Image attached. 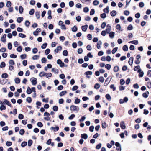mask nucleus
Masks as SVG:
<instances>
[{"instance_id":"ea45409f","label":"nucleus","mask_w":151,"mask_h":151,"mask_svg":"<svg viewBox=\"0 0 151 151\" xmlns=\"http://www.w3.org/2000/svg\"><path fill=\"white\" fill-rule=\"evenodd\" d=\"M32 143V141L31 140H29L28 142V145L30 147L31 146Z\"/></svg>"},{"instance_id":"a19ab883","label":"nucleus","mask_w":151,"mask_h":151,"mask_svg":"<svg viewBox=\"0 0 151 151\" xmlns=\"http://www.w3.org/2000/svg\"><path fill=\"white\" fill-rule=\"evenodd\" d=\"M68 52L67 50H64L63 52V55L64 56H67L68 55Z\"/></svg>"},{"instance_id":"c85d7f7f","label":"nucleus","mask_w":151,"mask_h":151,"mask_svg":"<svg viewBox=\"0 0 151 151\" xmlns=\"http://www.w3.org/2000/svg\"><path fill=\"white\" fill-rule=\"evenodd\" d=\"M77 28L76 26H74L72 28V31L73 32H76L77 30Z\"/></svg>"},{"instance_id":"4be33fe9","label":"nucleus","mask_w":151,"mask_h":151,"mask_svg":"<svg viewBox=\"0 0 151 151\" xmlns=\"http://www.w3.org/2000/svg\"><path fill=\"white\" fill-rule=\"evenodd\" d=\"M67 93L66 91H63L60 92L59 93V95L61 96H62L65 95Z\"/></svg>"},{"instance_id":"423d86ee","label":"nucleus","mask_w":151,"mask_h":151,"mask_svg":"<svg viewBox=\"0 0 151 151\" xmlns=\"http://www.w3.org/2000/svg\"><path fill=\"white\" fill-rule=\"evenodd\" d=\"M120 126L123 129H125L126 128V126L124 122L123 121H122L120 123Z\"/></svg>"},{"instance_id":"4c0bfd02","label":"nucleus","mask_w":151,"mask_h":151,"mask_svg":"<svg viewBox=\"0 0 151 151\" xmlns=\"http://www.w3.org/2000/svg\"><path fill=\"white\" fill-rule=\"evenodd\" d=\"M39 57V55H35L33 56L32 58L34 60H36L38 59Z\"/></svg>"},{"instance_id":"a18cd8bd","label":"nucleus","mask_w":151,"mask_h":151,"mask_svg":"<svg viewBox=\"0 0 151 151\" xmlns=\"http://www.w3.org/2000/svg\"><path fill=\"white\" fill-rule=\"evenodd\" d=\"M6 5L7 7H10L11 5V2L8 1H7Z\"/></svg>"},{"instance_id":"5701e85b","label":"nucleus","mask_w":151,"mask_h":151,"mask_svg":"<svg viewBox=\"0 0 151 151\" xmlns=\"http://www.w3.org/2000/svg\"><path fill=\"white\" fill-rule=\"evenodd\" d=\"M46 75V73L44 72H40L39 74V76L40 77H42L44 76H45Z\"/></svg>"},{"instance_id":"2eb2a0df","label":"nucleus","mask_w":151,"mask_h":151,"mask_svg":"<svg viewBox=\"0 0 151 151\" xmlns=\"http://www.w3.org/2000/svg\"><path fill=\"white\" fill-rule=\"evenodd\" d=\"M26 92L28 94H30L32 93L31 89L29 87H27Z\"/></svg>"},{"instance_id":"f8f14e48","label":"nucleus","mask_w":151,"mask_h":151,"mask_svg":"<svg viewBox=\"0 0 151 151\" xmlns=\"http://www.w3.org/2000/svg\"><path fill=\"white\" fill-rule=\"evenodd\" d=\"M129 43H132L135 45H137L138 43V41L137 40H134L130 41L128 42Z\"/></svg>"},{"instance_id":"0e129e2a","label":"nucleus","mask_w":151,"mask_h":151,"mask_svg":"<svg viewBox=\"0 0 151 151\" xmlns=\"http://www.w3.org/2000/svg\"><path fill=\"white\" fill-rule=\"evenodd\" d=\"M53 110L55 111H58V107L56 106H55L53 107Z\"/></svg>"},{"instance_id":"49530a36","label":"nucleus","mask_w":151,"mask_h":151,"mask_svg":"<svg viewBox=\"0 0 151 151\" xmlns=\"http://www.w3.org/2000/svg\"><path fill=\"white\" fill-rule=\"evenodd\" d=\"M99 80L100 82L103 83L104 81V79L103 77H101L99 78Z\"/></svg>"},{"instance_id":"9d476101","label":"nucleus","mask_w":151,"mask_h":151,"mask_svg":"<svg viewBox=\"0 0 151 151\" xmlns=\"http://www.w3.org/2000/svg\"><path fill=\"white\" fill-rule=\"evenodd\" d=\"M102 43L101 41H99L97 43V48L98 49H99L101 48V45H102Z\"/></svg>"},{"instance_id":"412c9836","label":"nucleus","mask_w":151,"mask_h":151,"mask_svg":"<svg viewBox=\"0 0 151 151\" xmlns=\"http://www.w3.org/2000/svg\"><path fill=\"white\" fill-rule=\"evenodd\" d=\"M52 71L53 72L55 73L58 74V73L59 70L58 69H55L54 68H52Z\"/></svg>"},{"instance_id":"4d7b16f0","label":"nucleus","mask_w":151,"mask_h":151,"mask_svg":"<svg viewBox=\"0 0 151 151\" xmlns=\"http://www.w3.org/2000/svg\"><path fill=\"white\" fill-rule=\"evenodd\" d=\"M69 6L70 7H73L74 5V2L73 1H70L69 2Z\"/></svg>"},{"instance_id":"f3484780","label":"nucleus","mask_w":151,"mask_h":151,"mask_svg":"<svg viewBox=\"0 0 151 151\" xmlns=\"http://www.w3.org/2000/svg\"><path fill=\"white\" fill-rule=\"evenodd\" d=\"M81 100L78 98H75V103L76 104H79Z\"/></svg>"},{"instance_id":"7ed1b4c3","label":"nucleus","mask_w":151,"mask_h":151,"mask_svg":"<svg viewBox=\"0 0 151 151\" xmlns=\"http://www.w3.org/2000/svg\"><path fill=\"white\" fill-rule=\"evenodd\" d=\"M30 81L32 82V84L33 85H35L36 84L37 82V79L35 78H32L30 79Z\"/></svg>"},{"instance_id":"f257e3e1","label":"nucleus","mask_w":151,"mask_h":151,"mask_svg":"<svg viewBox=\"0 0 151 151\" xmlns=\"http://www.w3.org/2000/svg\"><path fill=\"white\" fill-rule=\"evenodd\" d=\"M70 109L71 111H76L78 112L80 109L79 108L76 106L72 105L70 106Z\"/></svg>"},{"instance_id":"e2e57ef3","label":"nucleus","mask_w":151,"mask_h":151,"mask_svg":"<svg viewBox=\"0 0 151 151\" xmlns=\"http://www.w3.org/2000/svg\"><path fill=\"white\" fill-rule=\"evenodd\" d=\"M30 24V22L28 20L26 21L25 22V24L27 27H28L29 25Z\"/></svg>"},{"instance_id":"9b49d317","label":"nucleus","mask_w":151,"mask_h":151,"mask_svg":"<svg viewBox=\"0 0 151 151\" xmlns=\"http://www.w3.org/2000/svg\"><path fill=\"white\" fill-rule=\"evenodd\" d=\"M149 94V92L148 91L143 93L142 94L143 96L145 98H147L148 97V95Z\"/></svg>"},{"instance_id":"c9c22d12","label":"nucleus","mask_w":151,"mask_h":151,"mask_svg":"<svg viewBox=\"0 0 151 151\" xmlns=\"http://www.w3.org/2000/svg\"><path fill=\"white\" fill-rule=\"evenodd\" d=\"M118 49L117 47H116L115 48H114L113 50H112V53L113 54H115L116 52L117 51Z\"/></svg>"},{"instance_id":"ddd939ff","label":"nucleus","mask_w":151,"mask_h":151,"mask_svg":"<svg viewBox=\"0 0 151 151\" xmlns=\"http://www.w3.org/2000/svg\"><path fill=\"white\" fill-rule=\"evenodd\" d=\"M88 27V26L87 25L83 26H82V27H81L83 31L84 32H85L87 30Z\"/></svg>"},{"instance_id":"e433bc0d","label":"nucleus","mask_w":151,"mask_h":151,"mask_svg":"<svg viewBox=\"0 0 151 151\" xmlns=\"http://www.w3.org/2000/svg\"><path fill=\"white\" fill-rule=\"evenodd\" d=\"M6 65V64L4 62H2L0 65V67L1 68H4L5 67Z\"/></svg>"},{"instance_id":"f03ea898","label":"nucleus","mask_w":151,"mask_h":151,"mask_svg":"<svg viewBox=\"0 0 151 151\" xmlns=\"http://www.w3.org/2000/svg\"><path fill=\"white\" fill-rule=\"evenodd\" d=\"M57 63L59 65L60 67H67L66 65H65L63 62H62L60 59H59L57 60Z\"/></svg>"},{"instance_id":"09e8293b","label":"nucleus","mask_w":151,"mask_h":151,"mask_svg":"<svg viewBox=\"0 0 151 151\" xmlns=\"http://www.w3.org/2000/svg\"><path fill=\"white\" fill-rule=\"evenodd\" d=\"M127 29L128 30H131L133 29V26L131 24H130L128 26Z\"/></svg>"},{"instance_id":"bf43d9fd","label":"nucleus","mask_w":151,"mask_h":151,"mask_svg":"<svg viewBox=\"0 0 151 151\" xmlns=\"http://www.w3.org/2000/svg\"><path fill=\"white\" fill-rule=\"evenodd\" d=\"M24 130L23 129H22L20 130L19 133L20 135H22L24 134Z\"/></svg>"},{"instance_id":"4468645a","label":"nucleus","mask_w":151,"mask_h":151,"mask_svg":"<svg viewBox=\"0 0 151 151\" xmlns=\"http://www.w3.org/2000/svg\"><path fill=\"white\" fill-rule=\"evenodd\" d=\"M4 102L8 106H9L10 107H11V105L10 102L6 99H4Z\"/></svg>"},{"instance_id":"3c124183","label":"nucleus","mask_w":151,"mask_h":151,"mask_svg":"<svg viewBox=\"0 0 151 151\" xmlns=\"http://www.w3.org/2000/svg\"><path fill=\"white\" fill-rule=\"evenodd\" d=\"M85 74L87 75H91L92 74V72L91 71H88L85 73Z\"/></svg>"},{"instance_id":"a878e982","label":"nucleus","mask_w":151,"mask_h":151,"mask_svg":"<svg viewBox=\"0 0 151 151\" xmlns=\"http://www.w3.org/2000/svg\"><path fill=\"white\" fill-rule=\"evenodd\" d=\"M105 97L108 100L110 101L111 100V97L109 94H106L105 96Z\"/></svg>"},{"instance_id":"a211bd4d","label":"nucleus","mask_w":151,"mask_h":151,"mask_svg":"<svg viewBox=\"0 0 151 151\" xmlns=\"http://www.w3.org/2000/svg\"><path fill=\"white\" fill-rule=\"evenodd\" d=\"M23 17H18L17 19V22L19 23H20L23 20Z\"/></svg>"},{"instance_id":"6ab92c4d","label":"nucleus","mask_w":151,"mask_h":151,"mask_svg":"<svg viewBox=\"0 0 151 151\" xmlns=\"http://www.w3.org/2000/svg\"><path fill=\"white\" fill-rule=\"evenodd\" d=\"M116 12L115 10L112 11L110 13V14H111V15L112 17L115 16L116 15Z\"/></svg>"},{"instance_id":"338daca9","label":"nucleus","mask_w":151,"mask_h":151,"mask_svg":"<svg viewBox=\"0 0 151 151\" xmlns=\"http://www.w3.org/2000/svg\"><path fill=\"white\" fill-rule=\"evenodd\" d=\"M144 4L143 2H140L139 4V6L141 8H142L144 7Z\"/></svg>"},{"instance_id":"603ef678","label":"nucleus","mask_w":151,"mask_h":151,"mask_svg":"<svg viewBox=\"0 0 151 151\" xmlns=\"http://www.w3.org/2000/svg\"><path fill=\"white\" fill-rule=\"evenodd\" d=\"M101 17L102 18H105L106 17V15L105 13L102 14L100 15Z\"/></svg>"},{"instance_id":"8fccbe9b","label":"nucleus","mask_w":151,"mask_h":151,"mask_svg":"<svg viewBox=\"0 0 151 151\" xmlns=\"http://www.w3.org/2000/svg\"><path fill=\"white\" fill-rule=\"evenodd\" d=\"M106 25V23L105 22H104L102 23L101 25V27L103 29L105 28Z\"/></svg>"},{"instance_id":"13d9d810","label":"nucleus","mask_w":151,"mask_h":151,"mask_svg":"<svg viewBox=\"0 0 151 151\" xmlns=\"http://www.w3.org/2000/svg\"><path fill=\"white\" fill-rule=\"evenodd\" d=\"M83 52V50L82 48H80L78 50V54H81Z\"/></svg>"},{"instance_id":"052dcab7","label":"nucleus","mask_w":151,"mask_h":151,"mask_svg":"<svg viewBox=\"0 0 151 151\" xmlns=\"http://www.w3.org/2000/svg\"><path fill=\"white\" fill-rule=\"evenodd\" d=\"M47 45V43H44L42 45L41 47L42 49H45L46 48Z\"/></svg>"},{"instance_id":"b1692460","label":"nucleus","mask_w":151,"mask_h":151,"mask_svg":"<svg viewBox=\"0 0 151 151\" xmlns=\"http://www.w3.org/2000/svg\"><path fill=\"white\" fill-rule=\"evenodd\" d=\"M99 3V2L97 0H94L93 2V5L95 6H97Z\"/></svg>"},{"instance_id":"393cba45","label":"nucleus","mask_w":151,"mask_h":151,"mask_svg":"<svg viewBox=\"0 0 151 151\" xmlns=\"http://www.w3.org/2000/svg\"><path fill=\"white\" fill-rule=\"evenodd\" d=\"M105 68L108 70H110L111 68V66L109 64H107L105 65Z\"/></svg>"},{"instance_id":"58836bf2","label":"nucleus","mask_w":151,"mask_h":151,"mask_svg":"<svg viewBox=\"0 0 151 151\" xmlns=\"http://www.w3.org/2000/svg\"><path fill=\"white\" fill-rule=\"evenodd\" d=\"M110 88L112 89L113 91H115L116 89V87L114 86V84H111L110 86Z\"/></svg>"},{"instance_id":"473e14b6","label":"nucleus","mask_w":151,"mask_h":151,"mask_svg":"<svg viewBox=\"0 0 151 151\" xmlns=\"http://www.w3.org/2000/svg\"><path fill=\"white\" fill-rule=\"evenodd\" d=\"M100 87V85L98 83H96L94 86V88L96 89H99Z\"/></svg>"},{"instance_id":"69168bd1","label":"nucleus","mask_w":151,"mask_h":151,"mask_svg":"<svg viewBox=\"0 0 151 151\" xmlns=\"http://www.w3.org/2000/svg\"><path fill=\"white\" fill-rule=\"evenodd\" d=\"M10 57L11 58H17V56L14 54H12L10 55Z\"/></svg>"},{"instance_id":"864d4df0","label":"nucleus","mask_w":151,"mask_h":151,"mask_svg":"<svg viewBox=\"0 0 151 151\" xmlns=\"http://www.w3.org/2000/svg\"><path fill=\"white\" fill-rule=\"evenodd\" d=\"M26 101L29 103H30L32 101V99L30 97H28L26 99Z\"/></svg>"},{"instance_id":"37998d69","label":"nucleus","mask_w":151,"mask_h":151,"mask_svg":"<svg viewBox=\"0 0 151 151\" xmlns=\"http://www.w3.org/2000/svg\"><path fill=\"white\" fill-rule=\"evenodd\" d=\"M34 9H32L29 12V14L31 15H32L34 14Z\"/></svg>"},{"instance_id":"79ce46f5","label":"nucleus","mask_w":151,"mask_h":151,"mask_svg":"<svg viewBox=\"0 0 151 151\" xmlns=\"http://www.w3.org/2000/svg\"><path fill=\"white\" fill-rule=\"evenodd\" d=\"M6 109V106L3 105H1L0 107V110L1 111L3 110H5Z\"/></svg>"},{"instance_id":"72a5a7b5","label":"nucleus","mask_w":151,"mask_h":151,"mask_svg":"<svg viewBox=\"0 0 151 151\" xmlns=\"http://www.w3.org/2000/svg\"><path fill=\"white\" fill-rule=\"evenodd\" d=\"M119 70V68L118 66H115L114 68V72H118Z\"/></svg>"},{"instance_id":"7c9ffc66","label":"nucleus","mask_w":151,"mask_h":151,"mask_svg":"<svg viewBox=\"0 0 151 151\" xmlns=\"http://www.w3.org/2000/svg\"><path fill=\"white\" fill-rule=\"evenodd\" d=\"M123 49L124 51H127L128 50V47L126 45H125L123 47Z\"/></svg>"},{"instance_id":"cd10ccee","label":"nucleus","mask_w":151,"mask_h":151,"mask_svg":"<svg viewBox=\"0 0 151 151\" xmlns=\"http://www.w3.org/2000/svg\"><path fill=\"white\" fill-rule=\"evenodd\" d=\"M103 11L104 12H106L107 13H109V7L108 6H107L106 8L104 9Z\"/></svg>"},{"instance_id":"dca6fc26","label":"nucleus","mask_w":151,"mask_h":151,"mask_svg":"<svg viewBox=\"0 0 151 151\" xmlns=\"http://www.w3.org/2000/svg\"><path fill=\"white\" fill-rule=\"evenodd\" d=\"M23 10H24L22 6H19V13L20 14H22L23 13Z\"/></svg>"},{"instance_id":"680f3d73","label":"nucleus","mask_w":151,"mask_h":151,"mask_svg":"<svg viewBox=\"0 0 151 151\" xmlns=\"http://www.w3.org/2000/svg\"><path fill=\"white\" fill-rule=\"evenodd\" d=\"M8 48L9 49L11 50L12 48V45L11 43H9L8 44Z\"/></svg>"},{"instance_id":"de8ad7c7","label":"nucleus","mask_w":151,"mask_h":151,"mask_svg":"<svg viewBox=\"0 0 151 151\" xmlns=\"http://www.w3.org/2000/svg\"><path fill=\"white\" fill-rule=\"evenodd\" d=\"M89 11V9L88 7H85L83 9V11L84 12L87 13Z\"/></svg>"},{"instance_id":"39448f33","label":"nucleus","mask_w":151,"mask_h":151,"mask_svg":"<svg viewBox=\"0 0 151 151\" xmlns=\"http://www.w3.org/2000/svg\"><path fill=\"white\" fill-rule=\"evenodd\" d=\"M62 50V47L60 46H58L56 49H55L54 51L55 54L58 53L59 51H60Z\"/></svg>"},{"instance_id":"aec40b11","label":"nucleus","mask_w":151,"mask_h":151,"mask_svg":"<svg viewBox=\"0 0 151 151\" xmlns=\"http://www.w3.org/2000/svg\"><path fill=\"white\" fill-rule=\"evenodd\" d=\"M14 81L16 83L18 84L20 83V80L18 78H16L14 79Z\"/></svg>"},{"instance_id":"f704fd0d","label":"nucleus","mask_w":151,"mask_h":151,"mask_svg":"<svg viewBox=\"0 0 151 151\" xmlns=\"http://www.w3.org/2000/svg\"><path fill=\"white\" fill-rule=\"evenodd\" d=\"M95 13V10L93 9H92L90 12V15H93Z\"/></svg>"},{"instance_id":"1a4fd4ad","label":"nucleus","mask_w":151,"mask_h":151,"mask_svg":"<svg viewBox=\"0 0 151 151\" xmlns=\"http://www.w3.org/2000/svg\"><path fill=\"white\" fill-rule=\"evenodd\" d=\"M109 35L110 37L113 39L114 38V36L115 33L113 32H111L109 33Z\"/></svg>"},{"instance_id":"2f4dec72","label":"nucleus","mask_w":151,"mask_h":151,"mask_svg":"<svg viewBox=\"0 0 151 151\" xmlns=\"http://www.w3.org/2000/svg\"><path fill=\"white\" fill-rule=\"evenodd\" d=\"M35 15L37 19H39L40 17V12H36L35 13Z\"/></svg>"},{"instance_id":"c756f323","label":"nucleus","mask_w":151,"mask_h":151,"mask_svg":"<svg viewBox=\"0 0 151 151\" xmlns=\"http://www.w3.org/2000/svg\"><path fill=\"white\" fill-rule=\"evenodd\" d=\"M19 37L22 38H25L26 37V36L25 35L22 33H19Z\"/></svg>"},{"instance_id":"5fc2aeb1","label":"nucleus","mask_w":151,"mask_h":151,"mask_svg":"<svg viewBox=\"0 0 151 151\" xmlns=\"http://www.w3.org/2000/svg\"><path fill=\"white\" fill-rule=\"evenodd\" d=\"M38 51L37 49L36 48H35L32 49V52L34 54L36 53Z\"/></svg>"},{"instance_id":"c03bdc74","label":"nucleus","mask_w":151,"mask_h":151,"mask_svg":"<svg viewBox=\"0 0 151 151\" xmlns=\"http://www.w3.org/2000/svg\"><path fill=\"white\" fill-rule=\"evenodd\" d=\"M125 82L123 79H121L120 80V84L121 85H123L124 84Z\"/></svg>"},{"instance_id":"bb28decb","label":"nucleus","mask_w":151,"mask_h":151,"mask_svg":"<svg viewBox=\"0 0 151 151\" xmlns=\"http://www.w3.org/2000/svg\"><path fill=\"white\" fill-rule=\"evenodd\" d=\"M1 77L2 78H7L8 75L6 73H4L2 74Z\"/></svg>"},{"instance_id":"20e7f679","label":"nucleus","mask_w":151,"mask_h":151,"mask_svg":"<svg viewBox=\"0 0 151 151\" xmlns=\"http://www.w3.org/2000/svg\"><path fill=\"white\" fill-rule=\"evenodd\" d=\"M88 137L87 134L85 133L81 134V139H86L88 138Z\"/></svg>"},{"instance_id":"0eeeda50","label":"nucleus","mask_w":151,"mask_h":151,"mask_svg":"<svg viewBox=\"0 0 151 151\" xmlns=\"http://www.w3.org/2000/svg\"><path fill=\"white\" fill-rule=\"evenodd\" d=\"M6 34H4L1 38V41L4 42H5L6 41Z\"/></svg>"},{"instance_id":"6e6552de","label":"nucleus","mask_w":151,"mask_h":151,"mask_svg":"<svg viewBox=\"0 0 151 151\" xmlns=\"http://www.w3.org/2000/svg\"><path fill=\"white\" fill-rule=\"evenodd\" d=\"M134 60V58L132 57H131L129 60L128 63L130 65H132L133 64Z\"/></svg>"},{"instance_id":"6e6d98bb","label":"nucleus","mask_w":151,"mask_h":151,"mask_svg":"<svg viewBox=\"0 0 151 151\" xmlns=\"http://www.w3.org/2000/svg\"><path fill=\"white\" fill-rule=\"evenodd\" d=\"M27 145V143L26 142H23L21 144V146L22 147H24Z\"/></svg>"},{"instance_id":"774afa93","label":"nucleus","mask_w":151,"mask_h":151,"mask_svg":"<svg viewBox=\"0 0 151 151\" xmlns=\"http://www.w3.org/2000/svg\"><path fill=\"white\" fill-rule=\"evenodd\" d=\"M147 86L148 88H151V82H149L147 83Z\"/></svg>"}]
</instances>
